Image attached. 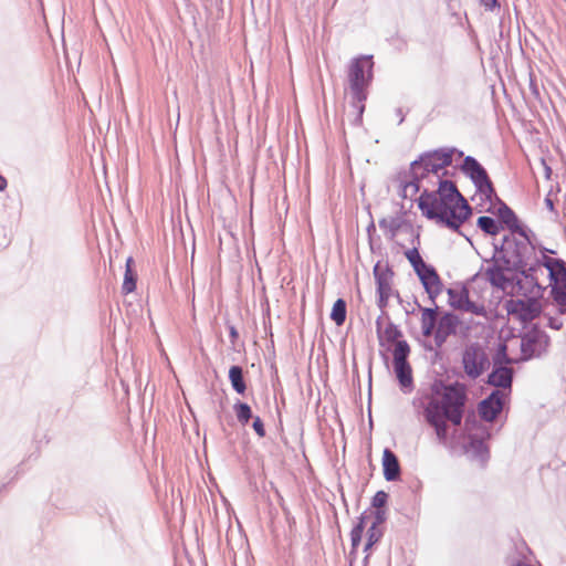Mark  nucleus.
I'll return each instance as SVG.
<instances>
[{
    "instance_id": "obj_34",
    "label": "nucleus",
    "mask_w": 566,
    "mask_h": 566,
    "mask_svg": "<svg viewBox=\"0 0 566 566\" xmlns=\"http://www.w3.org/2000/svg\"><path fill=\"white\" fill-rule=\"evenodd\" d=\"M233 410L235 412L238 421L242 426H247L249 421L253 418L252 409L249 403L243 402L241 400H238L234 406Z\"/></svg>"
},
{
    "instance_id": "obj_17",
    "label": "nucleus",
    "mask_w": 566,
    "mask_h": 566,
    "mask_svg": "<svg viewBox=\"0 0 566 566\" xmlns=\"http://www.w3.org/2000/svg\"><path fill=\"white\" fill-rule=\"evenodd\" d=\"M476 343L465 346L462 353V367L465 375L471 379L479 378Z\"/></svg>"
},
{
    "instance_id": "obj_47",
    "label": "nucleus",
    "mask_w": 566,
    "mask_h": 566,
    "mask_svg": "<svg viewBox=\"0 0 566 566\" xmlns=\"http://www.w3.org/2000/svg\"><path fill=\"white\" fill-rule=\"evenodd\" d=\"M391 44L399 51H405L407 49V40L399 34L391 38Z\"/></svg>"
},
{
    "instance_id": "obj_52",
    "label": "nucleus",
    "mask_w": 566,
    "mask_h": 566,
    "mask_svg": "<svg viewBox=\"0 0 566 566\" xmlns=\"http://www.w3.org/2000/svg\"><path fill=\"white\" fill-rule=\"evenodd\" d=\"M548 326L552 328V329H560L563 324L560 322H558L557 318H554V317H551L549 321H548Z\"/></svg>"
},
{
    "instance_id": "obj_9",
    "label": "nucleus",
    "mask_w": 566,
    "mask_h": 566,
    "mask_svg": "<svg viewBox=\"0 0 566 566\" xmlns=\"http://www.w3.org/2000/svg\"><path fill=\"white\" fill-rule=\"evenodd\" d=\"M505 396L499 389H493L485 398L478 403V412L481 420L493 422L502 412L505 405Z\"/></svg>"
},
{
    "instance_id": "obj_25",
    "label": "nucleus",
    "mask_w": 566,
    "mask_h": 566,
    "mask_svg": "<svg viewBox=\"0 0 566 566\" xmlns=\"http://www.w3.org/2000/svg\"><path fill=\"white\" fill-rule=\"evenodd\" d=\"M541 266H536L534 265V259L531 260V261H526V264L523 265V268L521 269H517V270H514L512 271L511 273H515L517 275H521L522 277H524L527 282L532 283L534 286H536L538 289L539 292H544L545 287L542 286L538 282H537V279L535 277V273L536 271L539 269Z\"/></svg>"
},
{
    "instance_id": "obj_60",
    "label": "nucleus",
    "mask_w": 566,
    "mask_h": 566,
    "mask_svg": "<svg viewBox=\"0 0 566 566\" xmlns=\"http://www.w3.org/2000/svg\"><path fill=\"white\" fill-rule=\"evenodd\" d=\"M369 558H370V553L367 552L365 557L363 558V562H361V566H368L369 564Z\"/></svg>"
},
{
    "instance_id": "obj_59",
    "label": "nucleus",
    "mask_w": 566,
    "mask_h": 566,
    "mask_svg": "<svg viewBox=\"0 0 566 566\" xmlns=\"http://www.w3.org/2000/svg\"><path fill=\"white\" fill-rule=\"evenodd\" d=\"M368 402H371V371L369 370Z\"/></svg>"
},
{
    "instance_id": "obj_1",
    "label": "nucleus",
    "mask_w": 566,
    "mask_h": 566,
    "mask_svg": "<svg viewBox=\"0 0 566 566\" xmlns=\"http://www.w3.org/2000/svg\"><path fill=\"white\" fill-rule=\"evenodd\" d=\"M455 147H441L424 151L420 155L427 167L438 177L437 190L423 189L417 199L418 209L428 220L448 228L451 231L464 235L461 231L464 224L473 214V209L460 192L454 181L443 179L444 170L452 165V156Z\"/></svg>"
},
{
    "instance_id": "obj_35",
    "label": "nucleus",
    "mask_w": 566,
    "mask_h": 566,
    "mask_svg": "<svg viewBox=\"0 0 566 566\" xmlns=\"http://www.w3.org/2000/svg\"><path fill=\"white\" fill-rule=\"evenodd\" d=\"M463 420H464L465 430L470 431L472 429H476L480 431V433H484L485 438H491L490 430L485 426L481 424V422L479 420H476V417H475V413L473 410L468 412V415L465 413Z\"/></svg>"
},
{
    "instance_id": "obj_50",
    "label": "nucleus",
    "mask_w": 566,
    "mask_h": 566,
    "mask_svg": "<svg viewBox=\"0 0 566 566\" xmlns=\"http://www.w3.org/2000/svg\"><path fill=\"white\" fill-rule=\"evenodd\" d=\"M382 313L376 318L375 325H376V333L377 337L381 338V331H382V319H384Z\"/></svg>"
},
{
    "instance_id": "obj_11",
    "label": "nucleus",
    "mask_w": 566,
    "mask_h": 566,
    "mask_svg": "<svg viewBox=\"0 0 566 566\" xmlns=\"http://www.w3.org/2000/svg\"><path fill=\"white\" fill-rule=\"evenodd\" d=\"M515 370L512 366L492 364V370L486 377V384L510 396L513 389Z\"/></svg>"
},
{
    "instance_id": "obj_30",
    "label": "nucleus",
    "mask_w": 566,
    "mask_h": 566,
    "mask_svg": "<svg viewBox=\"0 0 566 566\" xmlns=\"http://www.w3.org/2000/svg\"><path fill=\"white\" fill-rule=\"evenodd\" d=\"M133 258L126 260V269L124 274V282L122 290L125 294L132 293L136 290L137 274L132 268Z\"/></svg>"
},
{
    "instance_id": "obj_45",
    "label": "nucleus",
    "mask_w": 566,
    "mask_h": 566,
    "mask_svg": "<svg viewBox=\"0 0 566 566\" xmlns=\"http://www.w3.org/2000/svg\"><path fill=\"white\" fill-rule=\"evenodd\" d=\"M252 420H253L252 428L255 431V433L260 438L265 437L266 432H265V428H264V423H263L262 419L259 416H255V417L252 418Z\"/></svg>"
},
{
    "instance_id": "obj_58",
    "label": "nucleus",
    "mask_w": 566,
    "mask_h": 566,
    "mask_svg": "<svg viewBox=\"0 0 566 566\" xmlns=\"http://www.w3.org/2000/svg\"><path fill=\"white\" fill-rule=\"evenodd\" d=\"M7 188V179L0 175V191H3Z\"/></svg>"
},
{
    "instance_id": "obj_57",
    "label": "nucleus",
    "mask_w": 566,
    "mask_h": 566,
    "mask_svg": "<svg viewBox=\"0 0 566 566\" xmlns=\"http://www.w3.org/2000/svg\"><path fill=\"white\" fill-rule=\"evenodd\" d=\"M530 88H531V91H532V93L534 95H536V96L539 95L538 87H537L536 83L533 80H531Z\"/></svg>"
},
{
    "instance_id": "obj_15",
    "label": "nucleus",
    "mask_w": 566,
    "mask_h": 566,
    "mask_svg": "<svg viewBox=\"0 0 566 566\" xmlns=\"http://www.w3.org/2000/svg\"><path fill=\"white\" fill-rule=\"evenodd\" d=\"M392 365L401 391L410 394L415 388L411 365L409 361L392 363Z\"/></svg>"
},
{
    "instance_id": "obj_51",
    "label": "nucleus",
    "mask_w": 566,
    "mask_h": 566,
    "mask_svg": "<svg viewBox=\"0 0 566 566\" xmlns=\"http://www.w3.org/2000/svg\"><path fill=\"white\" fill-rule=\"evenodd\" d=\"M229 335H230L231 343L234 344L239 337V333L233 325H229Z\"/></svg>"
},
{
    "instance_id": "obj_12",
    "label": "nucleus",
    "mask_w": 566,
    "mask_h": 566,
    "mask_svg": "<svg viewBox=\"0 0 566 566\" xmlns=\"http://www.w3.org/2000/svg\"><path fill=\"white\" fill-rule=\"evenodd\" d=\"M461 324L459 316L453 312H444L438 322L436 332L433 333L434 344L442 347L447 338L457 333L458 326Z\"/></svg>"
},
{
    "instance_id": "obj_18",
    "label": "nucleus",
    "mask_w": 566,
    "mask_h": 566,
    "mask_svg": "<svg viewBox=\"0 0 566 566\" xmlns=\"http://www.w3.org/2000/svg\"><path fill=\"white\" fill-rule=\"evenodd\" d=\"M511 241V235L504 234L501 242H492L493 254L490 259H485L484 262H492L491 265H507V251Z\"/></svg>"
},
{
    "instance_id": "obj_29",
    "label": "nucleus",
    "mask_w": 566,
    "mask_h": 566,
    "mask_svg": "<svg viewBox=\"0 0 566 566\" xmlns=\"http://www.w3.org/2000/svg\"><path fill=\"white\" fill-rule=\"evenodd\" d=\"M400 338H402V332L394 322L388 319L386 327L381 331V338H378L379 345L384 346L385 342L394 343Z\"/></svg>"
},
{
    "instance_id": "obj_43",
    "label": "nucleus",
    "mask_w": 566,
    "mask_h": 566,
    "mask_svg": "<svg viewBox=\"0 0 566 566\" xmlns=\"http://www.w3.org/2000/svg\"><path fill=\"white\" fill-rule=\"evenodd\" d=\"M443 287H444L443 283L424 287V291L428 294V298L430 300L432 307L438 306L436 301H437V297L442 293Z\"/></svg>"
},
{
    "instance_id": "obj_63",
    "label": "nucleus",
    "mask_w": 566,
    "mask_h": 566,
    "mask_svg": "<svg viewBox=\"0 0 566 566\" xmlns=\"http://www.w3.org/2000/svg\"><path fill=\"white\" fill-rule=\"evenodd\" d=\"M515 566H530V565H527V564H525V563H522V562H517V563L515 564Z\"/></svg>"
},
{
    "instance_id": "obj_49",
    "label": "nucleus",
    "mask_w": 566,
    "mask_h": 566,
    "mask_svg": "<svg viewBox=\"0 0 566 566\" xmlns=\"http://www.w3.org/2000/svg\"><path fill=\"white\" fill-rule=\"evenodd\" d=\"M367 520L368 514L367 511H365L357 517V522L353 527H358L360 531H365Z\"/></svg>"
},
{
    "instance_id": "obj_22",
    "label": "nucleus",
    "mask_w": 566,
    "mask_h": 566,
    "mask_svg": "<svg viewBox=\"0 0 566 566\" xmlns=\"http://www.w3.org/2000/svg\"><path fill=\"white\" fill-rule=\"evenodd\" d=\"M422 284L423 289L432 285L443 283L436 268L431 264H426L415 272Z\"/></svg>"
},
{
    "instance_id": "obj_20",
    "label": "nucleus",
    "mask_w": 566,
    "mask_h": 566,
    "mask_svg": "<svg viewBox=\"0 0 566 566\" xmlns=\"http://www.w3.org/2000/svg\"><path fill=\"white\" fill-rule=\"evenodd\" d=\"M415 303L421 311V331L422 335L429 337L433 334L436 327V313L438 311V306L436 307H422L417 298Z\"/></svg>"
},
{
    "instance_id": "obj_23",
    "label": "nucleus",
    "mask_w": 566,
    "mask_h": 566,
    "mask_svg": "<svg viewBox=\"0 0 566 566\" xmlns=\"http://www.w3.org/2000/svg\"><path fill=\"white\" fill-rule=\"evenodd\" d=\"M229 380L232 389L239 394L244 395L247 391V384L243 376V368L239 365H232L229 369Z\"/></svg>"
},
{
    "instance_id": "obj_5",
    "label": "nucleus",
    "mask_w": 566,
    "mask_h": 566,
    "mask_svg": "<svg viewBox=\"0 0 566 566\" xmlns=\"http://www.w3.org/2000/svg\"><path fill=\"white\" fill-rule=\"evenodd\" d=\"M459 169L471 180L476 192L485 201L493 203V197H496V191L485 167L475 157L468 155L463 158Z\"/></svg>"
},
{
    "instance_id": "obj_24",
    "label": "nucleus",
    "mask_w": 566,
    "mask_h": 566,
    "mask_svg": "<svg viewBox=\"0 0 566 566\" xmlns=\"http://www.w3.org/2000/svg\"><path fill=\"white\" fill-rule=\"evenodd\" d=\"M411 243L413 247L411 249L407 250L405 252V255H406L407 260L409 261V263L411 264L413 271L416 272L417 270L424 266L427 263L423 261V259L419 252L420 237L418 233L413 237Z\"/></svg>"
},
{
    "instance_id": "obj_4",
    "label": "nucleus",
    "mask_w": 566,
    "mask_h": 566,
    "mask_svg": "<svg viewBox=\"0 0 566 566\" xmlns=\"http://www.w3.org/2000/svg\"><path fill=\"white\" fill-rule=\"evenodd\" d=\"M374 78V60L373 55H360L353 59L349 70L348 80L353 99L357 103L355 107L358 109L357 120L361 122L365 111L364 102L367 99V87Z\"/></svg>"
},
{
    "instance_id": "obj_38",
    "label": "nucleus",
    "mask_w": 566,
    "mask_h": 566,
    "mask_svg": "<svg viewBox=\"0 0 566 566\" xmlns=\"http://www.w3.org/2000/svg\"><path fill=\"white\" fill-rule=\"evenodd\" d=\"M476 358H478V368H479V377L490 367V359L485 350L482 346L476 343Z\"/></svg>"
},
{
    "instance_id": "obj_54",
    "label": "nucleus",
    "mask_w": 566,
    "mask_h": 566,
    "mask_svg": "<svg viewBox=\"0 0 566 566\" xmlns=\"http://www.w3.org/2000/svg\"><path fill=\"white\" fill-rule=\"evenodd\" d=\"M542 165L544 167L545 178L547 180L551 179V176L553 174V170H552L551 166L546 163L545 159H542Z\"/></svg>"
},
{
    "instance_id": "obj_42",
    "label": "nucleus",
    "mask_w": 566,
    "mask_h": 566,
    "mask_svg": "<svg viewBox=\"0 0 566 566\" xmlns=\"http://www.w3.org/2000/svg\"><path fill=\"white\" fill-rule=\"evenodd\" d=\"M373 522L369 527L380 528V525L387 521V509H374Z\"/></svg>"
},
{
    "instance_id": "obj_48",
    "label": "nucleus",
    "mask_w": 566,
    "mask_h": 566,
    "mask_svg": "<svg viewBox=\"0 0 566 566\" xmlns=\"http://www.w3.org/2000/svg\"><path fill=\"white\" fill-rule=\"evenodd\" d=\"M479 2L480 6L483 7L486 11H494L501 7L499 0H479Z\"/></svg>"
},
{
    "instance_id": "obj_56",
    "label": "nucleus",
    "mask_w": 566,
    "mask_h": 566,
    "mask_svg": "<svg viewBox=\"0 0 566 566\" xmlns=\"http://www.w3.org/2000/svg\"><path fill=\"white\" fill-rule=\"evenodd\" d=\"M544 202H545L546 208L549 211H554L555 210L554 201L548 196L545 198Z\"/></svg>"
},
{
    "instance_id": "obj_28",
    "label": "nucleus",
    "mask_w": 566,
    "mask_h": 566,
    "mask_svg": "<svg viewBox=\"0 0 566 566\" xmlns=\"http://www.w3.org/2000/svg\"><path fill=\"white\" fill-rule=\"evenodd\" d=\"M403 222L405 220L401 217H391L389 219L381 218L379 220V227L380 229L387 230L389 240H394Z\"/></svg>"
},
{
    "instance_id": "obj_46",
    "label": "nucleus",
    "mask_w": 566,
    "mask_h": 566,
    "mask_svg": "<svg viewBox=\"0 0 566 566\" xmlns=\"http://www.w3.org/2000/svg\"><path fill=\"white\" fill-rule=\"evenodd\" d=\"M366 231H367V237H368V242H369L370 249L374 250L376 226H375V222L373 219L370 220L369 224L367 226Z\"/></svg>"
},
{
    "instance_id": "obj_8",
    "label": "nucleus",
    "mask_w": 566,
    "mask_h": 566,
    "mask_svg": "<svg viewBox=\"0 0 566 566\" xmlns=\"http://www.w3.org/2000/svg\"><path fill=\"white\" fill-rule=\"evenodd\" d=\"M548 271L551 296L559 306V313L566 314V261L557 258V262Z\"/></svg>"
},
{
    "instance_id": "obj_7",
    "label": "nucleus",
    "mask_w": 566,
    "mask_h": 566,
    "mask_svg": "<svg viewBox=\"0 0 566 566\" xmlns=\"http://www.w3.org/2000/svg\"><path fill=\"white\" fill-rule=\"evenodd\" d=\"M521 338V363L528 361L535 357H539L542 350L548 346L549 337L537 325H533L527 332L520 333Z\"/></svg>"
},
{
    "instance_id": "obj_19",
    "label": "nucleus",
    "mask_w": 566,
    "mask_h": 566,
    "mask_svg": "<svg viewBox=\"0 0 566 566\" xmlns=\"http://www.w3.org/2000/svg\"><path fill=\"white\" fill-rule=\"evenodd\" d=\"M513 337H515V335L510 334L503 342H500L497 344L495 353L492 356V364L513 366L515 364L521 363L518 358H513L509 355L507 340Z\"/></svg>"
},
{
    "instance_id": "obj_53",
    "label": "nucleus",
    "mask_w": 566,
    "mask_h": 566,
    "mask_svg": "<svg viewBox=\"0 0 566 566\" xmlns=\"http://www.w3.org/2000/svg\"><path fill=\"white\" fill-rule=\"evenodd\" d=\"M536 249H538V251L541 252V255L556 254L555 250L548 249V248H546V247H544L542 244H538V243H537V248Z\"/></svg>"
},
{
    "instance_id": "obj_14",
    "label": "nucleus",
    "mask_w": 566,
    "mask_h": 566,
    "mask_svg": "<svg viewBox=\"0 0 566 566\" xmlns=\"http://www.w3.org/2000/svg\"><path fill=\"white\" fill-rule=\"evenodd\" d=\"M376 282V291H392V280L395 272L388 262L377 261L373 269Z\"/></svg>"
},
{
    "instance_id": "obj_36",
    "label": "nucleus",
    "mask_w": 566,
    "mask_h": 566,
    "mask_svg": "<svg viewBox=\"0 0 566 566\" xmlns=\"http://www.w3.org/2000/svg\"><path fill=\"white\" fill-rule=\"evenodd\" d=\"M364 531H360L358 527H353L350 531V552H349V566H353V560L357 556L358 546L361 543Z\"/></svg>"
},
{
    "instance_id": "obj_27",
    "label": "nucleus",
    "mask_w": 566,
    "mask_h": 566,
    "mask_svg": "<svg viewBox=\"0 0 566 566\" xmlns=\"http://www.w3.org/2000/svg\"><path fill=\"white\" fill-rule=\"evenodd\" d=\"M347 316V303L344 298H337L332 307L329 317L336 326L344 325Z\"/></svg>"
},
{
    "instance_id": "obj_2",
    "label": "nucleus",
    "mask_w": 566,
    "mask_h": 566,
    "mask_svg": "<svg viewBox=\"0 0 566 566\" xmlns=\"http://www.w3.org/2000/svg\"><path fill=\"white\" fill-rule=\"evenodd\" d=\"M468 402L469 389L464 382H446L439 377L430 382L428 390H418L412 400L413 407L421 409L426 423L443 444L449 439V426L462 424Z\"/></svg>"
},
{
    "instance_id": "obj_44",
    "label": "nucleus",
    "mask_w": 566,
    "mask_h": 566,
    "mask_svg": "<svg viewBox=\"0 0 566 566\" xmlns=\"http://www.w3.org/2000/svg\"><path fill=\"white\" fill-rule=\"evenodd\" d=\"M533 259L534 265L544 266L546 270L551 269L557 262V258H551L548 255H541V258L535 255Z\"/></svg>"
},
{
    "instance_id": "obj_41",
    "label": "nucleus",
    "mask_w": 566,
    "mask_h": 566,
    "mask_svg": "<svg viewBox=\"0 0 566 566\" xmlns=\"http://www.w3.org/2000/svg\"><path fill=\"white\" fill-rule=\"evenodd\" d=\"M389 495L384 490H379L375 493V495L371 497V506L374 509H387V502H388Z\"/></svg>"
},
{
    "instance_id": "obj_10",
    "label": "nucleus",
    "mask_w": 566,
    "mask_h": 566,
    "mask_svg": "<svg viewBox=\"0 0 566 566\" xmlns=\"http://www.w3.org/2000/svg\"><path fill=\"white\" fill-rule=\"evenodd\" d=\"M509 314H516L522 323H528L537 318L542 313V306L535 297L524 300H510L506 302Z\"/></svg>"
},
{
    "instance_id": "obj_61",
    "label": "nucleus",
    "mask_w": 566,
    "mask_h": 566,
    "mask_svg": "<svg viewBox=\"0 0 566 566\" xmlns=\"http://www.w3.org/2000/svg\"><path fill=\"white\" fill-rule=\"evenodd\" d=\"M454 154H455L458 157H462V158H464V157H465V156H464V153H463L462 150L458 149V148H455V150H454L453 155H454Z\"/></svg>"
},
{
    "instance_id": "obj_39",
    "label": "nucleus",
    "mask_w": 566,
    "mask_h": 566,
    "mask_svg": "<svg viewBox=\"0 0 566 566\" xmlns=\"http://www.w3.org/2000/svg\"><path fill=\"white\" fill-rule=\"evenodd\" d=\"M463 304H464V307L462 311H464V312H469L474 315L483 316V317H485L488 314L486 308L483 304H478V303L471 301L470 297L465 298Z\"/></svg>"
},
{
    "instance_id": "obj_40",
    "label": "nucleus",
    "mask_w": 566,
    "mask_h": 566,
    "mask_svg": "<svg viewBox=\"0 0 566 566\" xmlns=\"http://www.w3.org/2000/svg\"><path fill=\"white\" fill-rule=\"evenodd\" d=\"M377 293V305L380 308L382 315H386L387 319H389V316L387 312L385 311L388 306V302L390 296L392 295V291H376Z\"/></svg>"
},
{
    "instance_id": "obj_26",
    "label": "nucleus",
    "mask_w": 566,
    "mask_h": 566,
    "mask_svg": "<svg viewBox=\"0 0 566 566\" xmlns=\"http://www.w3.org/2000/svg\"><path fill=\"white\" fill-rule=\"evenodd\" d=\"M447 294L449 296V305L454 310L462 311L464 307V300L469 298L468 287L463 285L460 291L450 287L447 290Z\"/></svg>"
},
{
    "instance_id": "obj_55",
    "label": "nucleus",
    "mask_w": 566,
    "mask_h": 566,
    "mask_svg": "<svg viewBox=\"0 0 566 566\" xmlns=\"http://www.w3.org/2000/svg\"><path fill=\"white\" fill-rule=\"evenodd\" d=\"M395 113H396V116L399 118L398 124L399 125L402 124L403 120H405V113H403L402 108L401 107H397Z\"/></svg>"
},
{
    "instance_id": "obj_37",
    "label": "nucleus",
    "mask_w": 566,
    "mask_h": 566,
    "mask_svg": "<svg viewBox=\"0 0 566 566\" xmlns=\"http://www.w3.org/2000/svg\"><path fill=\"white\" fill-rule=\"evenodd\" d=\"M382 536H384L382 528L368 527V530H367V541H366V543L364 545V553L369 552L373 548L374 545H376L377 543L380 542Z\"/></svg>"
},
{
    "instance_id": "obj_32",
    "label": "nucleus",
    "mask_w": 566,
    "mask_h": 566,
    "mask_svg": "<svg viewBox=\"0 0 566 566\" xmlns=\"http://www.w3.org/2000/svg\"><path fill=\"white\" fill-rule=\"evenodd\" d=\"M420 182H421V180H418L415 177H408V175L405 172V176L400 181L401 197L408 198V197H412L413 195L419 192Z\"/></svg>"
},
{
    "instance_id": "obj_62",
    "label": "nucleus",
    "mask_w": 566,
    "mask_h": 566,
    "mask_svg": "<svg viewBox=\"0 0 566 566\" xmlns=\"http://www.w3.org/2000/svg\"><path fill=\"white\" fill-rule=\"evenodd\" d=\"M207 476H208L209 482H212V472L210 471V469L207 472Z\"/></svg>"
},
{
    "instance_id": "obj_21",
    "label": "nucleus",
    "mask_w": 566,
    "mask_h": 566,
    "mask_svg": "<svg viewBox=\"0 0 566 566\" xmlns=\"http://www.w3.org/2000/svg\"><path fill=\"white\" fill-rule=\"evenodd\" d=\"M476 227L485 234L490 237H495L503 231V227L501 221H499L497 217L493 218L490 216H481L476 220Z\"/></svg>"
},
{
    "instance_id": "obj_64",
    "label": "nucleus",
    "mask_w": 566,
    "mask_h": 566,
    "mask_svg": "<svg viewBox=\"0 0 566 566\" xmlns=\"http://www.w3.org/2000/svg\"><path fill=\"white\" fill-rule=\"evenodd\" d=\"M340 496H342V500H343L344 504L347 506L346 499H345V495H344L343 492L340 493Z\"/></svg>"
},
{
    "instance_id": "obj_16",
    "label": "nucleus",
    "mask_w": 566,
    "mask_h": 566,
    "mask_svg": "<svg viewBox=\"0 0 566 566\" xmlns=\"http://www.w3.org/2000/svg\"><path fill=\"white\" fill-rule=\"evenodd\" d=\"M484 433H480V436L470 433L468 437V444L465 446L467 451H472L474 458L485 462L490 458V450L485 443Z\"/></svg>"
},
{
    "instance_id": "obj_13",
    "label": "nucleus",
    "mask_w": 566,
    "mask_h": 566,
    "mask_svg": "<svg viewBox=\"0 0 566 566\" xmlns=\"http://www.w3.org/2000/svg\"><path fill=\"white\" fill-rule=\"evenodd\" d=\"M382 474L387 482H396L401 478V467L397 454L389 448L382 452Z\"/></svg>"
},
{
    "instance_id": "obj_31",
    "label": "nucleus",
    "mask_w": 566,
    "mask_h": 566,
    "mask_svg": "<svg viewBox=\"0 0 566 566\" xmlns=\"http://www.w3.org/2000/svg\"><path fill=\"white\" fill-rule=\"evenodd\" d=\"M408 177H415L418 180L426 179L430 174H432V170H430V167H427V164L423 161V159L419 156L418 159L413 160L410 164V169L408 172H406Z\"/></svg>"
},
{
    "instance_id": "obj_3",
    "label": "nucleus",
    "mask_w": 566,
    "mask_h": 566,
    "mask_svg": "<svg viewBox=\"0 0 566 566\" xmlns=\"http://www.w3.org/2000/svg\"><path fill=\"white\" fill-rule=\"evenodd\" d=\"M537 248V238L533 231V235L527 238L516 239L511 235V241L507 251V265H490L485 269V279L494 289L504 291L507 286L513 284L514 279L509 277L506 272L523 268L526 261L533 260Z\"/></svg>"
},
{
    "instance_id": "obj_33",
    "label": "nucleus",
    "mask_w": 566,
    "mask_h": 566,
    "mask_svg": "<svg viewBox=\"0 0 566 566\" xmlns=\"http://www.w3.org/2000/svg\"><path fill=\"white\" fill-rule=\"evenodd\" d=\"M392 344H394V349H392L394 359H392V363L408 361V357H409L410 352H411L408 342L402 339V338H400V339L394 342Z\"/></svg>"
},
{
    "instance_id": "obj_6",
    "label": "nucleus",
    "mask_w": 566,
    "mask_h": 566,
    "mask_svg": "<svg viewBox=\"0 0 566 566\" xmlns=\"http://www.w3.org/2000/svg\"><path fill=\"white\" fill-rule=\"evenodd\" d=\"M493 202H496L497 208L493 210L492 207L486 209V212L493 213L497 217L499 221L503 227V230H507V235H518L521 238H527L533 235V230L526 224L522 223L515 211L507 206L497 195L493 197Z\"/></svg>"
}]
</instances>
